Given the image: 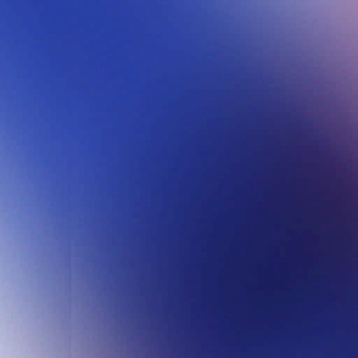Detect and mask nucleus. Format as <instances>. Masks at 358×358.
Wrapping results in <instances>:
<instances>
[{"instance_id":"4","label":"nucleus","mask_w":358,"mask_h":358,"mask_svg":"<svg viewBox=\"0 0 358 358\" xmlns=\"http://www.w3.org/2000/svg\"><path fill=\"white\" fill-rule=\"evenodd\" d=\"M224 36H227V34H226V33L224 34Z\"/></svg>"},{"instance_id":"5","label":"nucleus","mask_w":358,"mask_h":358,"mask_svg":"<svg viewBox=\"0 0 358 358\" xmlns=\"http://www.w3.org/2000/svg\"><path fill=\"white\" fill-rule=\"evenodd\" d=\"M224 120H227V117H224Z\"/></svg>"},{"instance_id":"1","label":"nucleus","mask_w":358,"mask_h":358,"mask_svg":"<svg viewBox=\"0 0 358 358\" xmlns=\"http://www.w3.org/2000/svg\"><path fill=\"white\" fill-rule=\"evenodd\" d=\"M217 176V341L224 358V140H218Z\"/></svg>"},{"instance_id":"3","label":"nucleus","mask_w":358,"mask_h":358,"mask_svg":"<svg viewBox=\"0 0 358 358\" xmlns=\"http://www.w3.org/2000/svg\"><path fill=\"white\" fill-rule=\"evenodd\" d=\"M224 17H225V18L227 17V14H224Z\"/></svg>"},{"instance_id":"2","label":"nucleus","mask_w":358,"mask_h":358,"mask_svg":"<svg viewBox=\"0 0 358 358\" xmlns=\"http://www.w3.org/2000/svg\"><path fill=\"white\" fill-rule=\"evenodd\" d=\"M224 17H225V18L227 17V14H224Z\"/></svg>"}]
</instances>
